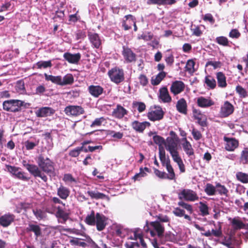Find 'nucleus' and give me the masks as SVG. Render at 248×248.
Returning <instances> with one entry per match:
<instances>
[{"label": "nucleus", "mask_w": 248, "mask_h": 248, "mask_svg": "<svg viewBox=\"0 0 248 248\" xmlns=\"http://www.w3.org/2000/svg\"><path fill=\"white\" fill-rule=\"evenodd\" d=\"M36 162L39 169L45 174L46 173L50 177L55 175V164L50 158L40 155L37 158Z\"/></svg>", "instance_id": "f257e3e1"}, {"label": "nucleus", "mask_w": 248, "mask_h": 248, "mask_svg": "<svg viewBox=\"0 0 248 248\" xmlns=\"http://www.w3.org/2000/svg\"><path fill=\"white\" fill-rule=\"evenodd\" d=\"M24 102L16 99H11L4 101L3 102V108L7 111L16 112H19L23 106Z\"/></svg>", "instance_id": "f03ea898"}, {"label": "nucleus", "mask_w": 248, "mask_h": 248, "mask_svg": "<svg viewBox=\"0 0 248 248\" xmlns=\"http://www.w3.org/2000/svg\"><path fill=\"white\" fill-rule=\"evenodd\" d=\"M22 164L24 167L34 177L40 178L44 182H46L48 178L46 174L42 172L38 167L35 164H29L26 160H23Z\"/></svg>", "instance_id": "7ed1b4c3"}, {"label": "nucleus", "mask_w": 248, "mask_h": 248, "mask_svg": "<svg viewBox=\"0 0 248 248\" xmlns=\"http://www.w3.org/2000/svg\"><path fill=\"white\" fill-rule=\"evenodd\" d=\"M164 112L160 106L151 107L147 113V116L149 120L153 122L158 121L164 118Z\"/></svg>", "instance_id": "20e7f679"}, {"label": "nucleus", "mask_w": 248, "mask_h": 248, "mask_svg": "<svg viewBox=\"0 0 248 248\" xmlns=\"http://www.w3.org/2000/svg\"><path fill=\"white\" fill-rule=\"evenodd\" d=\"M108 75L112 82L118 84L124 79V71L117 67L112 68L108 72Z\"/></svg>", "instance_id": "39448f33"}, {"label": "nucleus", "mask_w": 248, "mask_h": 248, "mask_svg": "<svg viewBox=\"0 0 248 248\" xmlns=\"http://www.w3.org/2000/svg\"><path fill=\"white\" fill-rule=\"evenodd\" d=\"M179 200H184L188 202H194L199 200V198L196 191L190 189H183L178 193Z\"/></svg>", "instance_id": "423d86ee"}, {"label": "nucleus", "mask_w": 248, "mask_h": 248, "mask_svg": "<svg viewBox=\"0 0 248 248\" xmlns=\"http://www.w3.org/2000/svg\"><path fill=\"white\" fill-rule=\"evenodd\" d=\"M65 113L68 116H78L84 113V108L80 106L70 105L64 108Z\"/></svg>", "instance_id": "0eeeda50"}, {"label": "nucleus", "mask_w": 248, "mask_h": 248, "mask_svg": "<svg viewBox=\"0 0 248 248\" xmlns=\"http://www.w3.org/2000/svg\"><path fill=\"white\" fill-rule=\"evenodd\" d=\"M6 167L8 171L17 178L25 181H28L30 180V178L25 176L24 172L19 171V168L10 165H6Z\"/></svg>", "instance_id": "6e6552de"}, {"label": "nucleus", "mask_w": 248, "mask_h": 248, "mask_svg": "<svg viewBox=\"0 0 248 248\" xmlns=\"http://www.w3.org/2000/svg\"><path fill=\"white\" fill-rule=\"evenodd\" d=\"M234 110V106L229 101H226L221 106L219 113L222 117L225 118L232 114Z\"/></svg>", "instance_id": "1a4fd4ad"}, {"label": "nucleus", "mask_w": 248, "mask_h": 248, "mask_svg": "<svg viewBox=\"0 0 248 248\" xmlns=\"http://www.w3.org/2000/svg\"><path fill=\"white\" fill-rule=\"evenodd\" d=\"M224 140L226 142L225 149L228 151H234L239 146V141L234 138L224 137Z\"/></svg>", "instance_id": "9d476101"}, {"label": "nucleus", "mask_w": 248, "mask_h": 248, "mask_svg": "<svg viewBox=\"0 0 248 248\" xmlns=\"http://www.w3.org/2000/svg\"><path fill=\"white\" fill-rule=\"evenodd\" d=\"M127 114L128 111L125 108L120 104H117L116 107L113 109L111 116L116 119L120 120Z\"/></svg>", "instance_id": "9b49d317"}, {"label": "nucleus", "mask_w": 248, "mask_h": 248, "mask_svg": "<svg viewBox=\"0 0 248 248\" xmlns=\"http://www.w3.org/2000/svg\"><path fill=\"white\" fill-rule=\"evenodd\" d=\"M169 152L178 150V138L169 137L167 138L165 145Z\"/></svg>", "instance_id": "f8f14e48"}, {"label": "nucleus", "mask_w": 248, "mask_h": 248, "mask_svg": "<svg viewBox=\"0 0 248 248\" xmlns=\"http://www.w3.org/2000/svg\"><path fill=\"white\" fill-rule=\"evenodd\" d=\"M108 218L103 214L99 213L96 214L95 224L96 229L98 231H103L106 227V221Z\"/></svg>", "instance_id": "ddd939ff"}, {"label": "nucleus", "mask_w": 248, "mask_h": 248, "mask_svg": "<svg viewBox=\"0 0 248 248\" xmlns=\"http://www.w3.org/2000/svg\"><path fill=\"white\" fill-rule=\"evenodd\" d=\"M150 125V123L147 121L140 122L135 120L131 123L132 128L138 133H143L146 127H149Z\"/></svg>", "instance_id": "4468645a"}, {"label": "nucleus", "mask_w": 248, "mask_h": 248, "mask_svg": "<svg viewBox=\"0 0 248 248\" xmlns=\"http://www.w3.org/2000/svg\"><path fill=\"white\" fill-rule=\"evenodd\" d=\"M185 85L182 81L176 80L172 82L170 91L174 95L182 92L185 89Z\"/></svg>", "instance_id": "2eb2a0df"}, {"label": "nucleus", "mask_w": 248, "mask_h": 248, "mask_svg": "<svg viewBox=\"0 0 248 248\" xmlns=\"http://www.w3.org/2000/svg\"><path fill=\"white\" fill-rule=\"evenodd\" d=\"M15 215L10 213L0 216V225L3 227H7L14 221Z\"/></svg>", "instance_id": "dca6fc26"}, {"label": "nucleus", "mask_w": 248, "mask_h": 248, "mask_svg": "<svg viewBox=\"0 0 248 248\" xmlns=\"http://www.w3.org/2000/svg\"><path fill=\"white\" fill-rule=\"evenodd\" d=\"M88 36L92 46L94 48H99L102 44V41L99 35L96 33L89 32Z\"/></svg>", "instance_id": "f3484780"}, {"label": "nucleus", "mask_w": 248, "mask_h": 248, "mask_svg": "<svg viewBox=\"0 0 248 248\" xmlns=\"http://www.w3.org/2000/svg\"><path fill=\"white\" fill-rule=\"evenodd\" d=\"M55 110L50 107H42L37 110L35 113L38 117H46L53 115Z\"/></svg>", "instance_id": "a211bd4d"}, {"label": "nucleus", "mask_w": 248, "mask_h": 248, "mask_svg": "<svg viewBox=\"0 0 248 248\" xmlns=\"http://www.w3.org/2000/svg\"><path fill=\"white\" fill-rule=\"evenodd\" d=\"M70 194V189L63 185H61L57 188V194L61 199L66 200Z\"/></svg>", "instance_id": "6ab92c4d"}, {"label": "nucleus", "mask_w": 248, "mask_h": 248, "mask_svg": "<svg viewBox=\"0 0 248 248\" xmlns=\"http://www.w3.org/2000/svg\"><path fill=\"white\" fill-rule=\"evenodd\" d=\"M89 93L94 97H98L103 92L104 89L99 85H90L88 87Z\"/></svg>", "instance_id": "aec40b11"}, {"label": "nucleus", "mask_w": 248, "mask_h": 248, "mask_svg": "<svg viewBox=\"0 0 248 248\" xmlns=\"http://www.w3.org/2000/svg\"><path fill=\"white\" fill-rule=\"evenodd\" d=\"M150 225L156 232L158 237L161 238L164 233V227L159 221H155L151 222Z\"/></svg>", "instance_id": "412c9836"}, {"label": "nucleus", "mask_w": 248, "mask_h": 248, "mask_svg": "<svg viewBox=\"0 0 248 248\" xmlns=\"http://www.w3.org/2000/svg\"><path fill=\"white\" fill-rule=\"evenodd\" d=\"M159 97L164 103H170L171 101L168 90L165 87L160 89Z\"/></svg>", "instance_id": "4be33fe9"}, {"label": "nucleus", "mask_w": 248, "mask_h": 248, "mask_svg": "<svg viewBox=\"0 0 248 248\" xmlns=\"http://www.w3.org/2000/svg\"><path fill=\"white\" fill-rule=\"evenodd\" d=\"M26 231L27 232H34L36 238L42 235V229L38 225L29 224L28 227L26 228Z\"/></svg>", "instance_id": "5701e85b"}, {"label": "nucleus", "mask_w": 248, "mask_h": 248, "mask_svg": "<svg viewBox=\"0 0 248 248\" xmlns=\"http://www.w3.org/2000/svg\"><path fill=\"white\" fill-rule=\"evenodd\" d=\"M176 107L179 112L182 114H186L187 106L186 102L184 98H181L177 101Z\"/></svg>", "instance_id": "b1692460"}, {"label": "nucleus", "mask_w": 248, "mask_h": 248, "mask_svg": "<svg viewBox=\"0 0 248 248\" xmlns=\"http://www.w3.org/2000/svg\"><path fill=\"white\" fill-rule=\"evenodd\" d=\"M197 104L200 107L206 108L213 105L214 104V102L211 99L201 96L198 98Z\"/></svg>", "instance_id": "393cba45"}, {"label": "nucleus", "mask_w": 248, "mask_h": 248, "mask_svg": "<svg viewBox=\"0 0 248 248\" xmlns=\"http://www.w3.org/2000/svg\"><path fill=\"white\" fill-rule=\"evenodd\" d=\"M185 141L182 143L183 148L186 154L190 156L194 155V149L191 143L187 140L186 138H184Z\"/></svg>", "instance_id": "a878e982"}, {"label": "nucleus", "mask_w": 248, "mask_h": 248, "mask_svg": "<svg viewBox=\"0 0 248 248\" xmlns=\"http://www.w3.org/2000/svg\"><path fill=\"white\" fill-rule=\"evenodd\" d=\"M65 60L68 62H78L81 57L80 53L71 54L70 53H65L63 55Z\"/></svg>", "instance_id": "bb28decb"}, {"label": "nucleus", "mask_w": 248, "mask_h": 248, "mask_svg": "<svg viewBox=\"0 0 248 248\" xmlns=\"http://www.w3.org/2000/svg\"><path fill=\"white\" fill-rule=\"evenodd\" d=\"M218 86L220 88H225L227 86L226 78L225 75L221 72L216 74Z\"/></svg>", "instance_id": "cd10ccee"}, {"label": "nucleus", "mask_w": 248, "mask_h": 248, "mask_svg": "<svg viewBox=\"0 0 248 248\" xmlns=\"http://www.w3.org/2000/svg\"><path fill=\"white\" fill-rule=\"evenodd\" d=\"M123 49L124 56L127 61L130 62L136 61V55L130 49L123 47Z\"/></svg>", "instance_id": "c85d7f7f"}, {"label": "nucleus", "mask_w": 248, "mask_h": 248, "mask_svg": "<svg viewBox=\"0 0 248 248\" xmlns=\"http://www.w3.org/2000/svg\"><path fill=\"white\" fill-rule=\"evenodd\" d=\"M172 213L176 217H184L185 219L188 221L191 220V217L185 214V211L179 207L175 208L172 211Z\"/></svg>", "instance_id": "c756f323"}, {"label": "nucleus", "mask_w": 248, "mask_h": 248, "mask_svg": "<svg viewBox=\"0 0 248 248\" xmlns=\"http://www.w3.org/2000/svg\"><path fill=\"white\" fill-rule=\"evenodd\" d=\"M176 2L175 0H148V4L172 5Z\"/></svg>", "instance_id": "7c9ffc66"}, {"label": "nucleus", "mask_w": 248, "mask_h": 248, "mask_svg": "<svg viewBox=\"0 0 248 248\" xmlns=\"http://www.w3.org/2000/svg\"><path fill=\"white\" fill-rule=\"evenodd\" d=\"M87 194L92 199H105L107 197V196L105 194L97 191L88 190Z\"/></svg>", "instance_id": "2f4dec72"}, {"label": "nucleus", "mask_w": 248, "mask_h": 248, "mask_svg": "<svg viewBox=\"0 0 248 248\" xmlns=\"http://www.w3.org/2000/svg\"><path fill=\"white\" fill-rule=\"evenodd\" d=\"M56 216L57 218H62L63 220L62 223H65L69 218V214L65 212L60 206L58 207L56 213Z\"/></svg>", "instance_id": "473e14b6"}, {"label": "nucleus", "mask_w": 248, "mask_h": 248, "mask_svg": "<svg viewBox=\"0 0 248 248\" xmlns=\"http://www.w3.org/2000/svg\"><path fill=\"white\" fill-rule=\"evenodd\" d=\"M165 76V73L161 72L158 74L155 77H153L151 80L152 84L153 85H158Z\"/></svg>", "instance_id": "72a5a7b5"}, {"label": "nucleus", "mask_w": 248, "mask_h": 248, "mask_svg": "<svg viewBox=\"0 0 248 248\" xmlns=\"http://www.w3.org/2000/svg\"><path fill=\"white\" fill-rule=\"evenodd\" d=\"M205 83L211 89H214L217 86L216 80L211 76H207L205 78Z\"/></svg>", "instance_id": "f704fd0d"}, {"label": "nucleus", "mask_w": 248, "mask_h": 248, "mask_svg": "<svg viewBox=\"0 0 248 248\" xmlns=\"http://www.w3.org/2000/svg\"><path fill=\"white\" fill-rule=\"evenodd\" d=\"M96 220V214L94 211L92 210L90 215H88L85 218V222L89 225H95Z\"/></svg>", "instance_id": "c9c22d12"}, {"label": "nucleus", "mask_w": 248, "mask_h": 248, "mask_svg": "<svg viewBox=\"0 0 248 248\" xmlns=\"http://www.w3.org/2000/svg\"><path fill=\"white\" fill-rule=\"evenodd\" d=\"M165 167H166L167 170L169 173V174H167V179L171 180H175V174L174 170L170 163H169V161H168V163H167V165Z\"/></svg>", "instance_id": "e433bc0d"}, {"label": "nucleus", "mask_w": 248, "mask_h": 248, "mask_svg": "<svg viewBox=\"0 0 248 248\" xmlns=\"http://www.w3.org/2000/svg\"><path fill=\"white\" fill-rule=\"evenodd\" d=\"M236 177L237 180L242 183H248V173L239 171L236 173Z\"/></svg>", "instance_id": "4c0bfd02"}, {"label": "nucleus", "mask_w": 248, "mask_h": 248, "mask_svg": "<svg viewBox=\"0 0 248 248\" xmlns=\"http://www.w3.org/2000/svg\"><path fill=\"white\" fill-rule=\"evenodd\" d=\"M70 243L73 246H79L85 248L87 244L86 243L81 241V239L78 238L73 237L70 240Z\"/></svg>", "instance_id": "58836bf2"}, {"label": "nucleus", "mask_w": 248, "mask_h": 248, "mask_svg": "<svg viewBox=\"0 0 248 248\" xmlns=\"http://www.w3.org/2000/svg\"><path fill=\"white\" fill-rule=\"evenodd\" d=\"M200 206L199 207L201 214L202 216H206L209 214V207L205 203L200 202H199Z\"/></svg>", "instance_id": "ea45409f"}, {"label": "nucleus", "mask_w": 248, "mask_h": 248, "mask_svg": "<svg viewBox=\"0 0 248 248\" xmlns=\"http://www.w3.org/2000/svg\"><path fill=\"white\" fill-rule=\"evenodd\" d=\"M33 213L38 220H42L46 217V212L40 209L33 210Z\"/></svg>", "instance_id": "a19ab883"}, {"label": "nucleus", "mask_w": 248, "mask_h": 248, "mask_svg": "<svg viewBox=\"0 0 248 248\" xmlns=\"http://www.w3.org/2000/svg\"><path fill=\"white\" fill-rule=\"evenodd\" d=\"M46 79L47 80H50L52 82L60 85L62 82V78L61 76H53L52 75H47V74H45Z\"/></svg>", "instance_id": "79ce46f5"}, {"label": "nucleus", "mask_w": 248, "mask_h": 248, "mask_svg": "<svg viewBox=\"0 0 248 248\" xmlns=\"http://www.w3.org/2000/svg\"><path fill=\"white\" fill-rule=\"evenodd\" d=\"M240 162L243 164H248V149L245 148L241 153Z\"/></svg>", "instance_id": "37998d69"}, {"label": "nucleus", "mask_w": 248, "mask_h": 248, "mask_svg": "<svg viewBox=\"0 0 248 248\" xmlns=\"http://www.w3.org/2000/svg\"><path fill=\"white\" fill-rule=\"evenodd\" d=\"M74 78L72 74H67L64 76L63 79H62L61 85H65L72 84L74 82Z\"/></svg>", "instance_id": "c03bdc74"}, {"label": "nucleus", "mask_w": 248, "mask_h": 248, "mask_svg": "<svg viewBox=\"0 0 248 248\" xmlns=\"http://www.w3.org/2000/svg\"><path fill=\"white\" fill-rule=\"evenodd\" d=\"M204 191L208 196H212L216 194V189L213 185L208 183L206 185Z\"/></svg>", "instance_id": "a18cd8bd"}, {"label": "nucleus", "mask_w": 248, "mask_h": 248, "mask_svg": "<svg viewBox=\"0 0 248 248\" xmlns=\"http://www.w3.org/2000/svg\"><path fill=\"white\" fill-rule=\"evenodd\" d=\"M236 92L239 94L240 98H244L248 96V92L241 86L238 85L235 88Z\"/></svg>", "instance_id": "49530a36"}, {"label": "nucleus", "mask_w": 248, "mask_h": 248, "mask_svg": "<svg viewBox=\"0 0 248 248\" xmlns=\"http://www.w3.org/2000/svg\"><path fill=\"white\" fill-rule=\"evenodd\" d=\"M216 192H218L220 195H227L228 192V189L224 186L221 185L220 183H217L216 186Z\"/></svg>", "instance_id": "de8ad7c7"}, {"label": "nucleus", "mask_w": 248, "mask_h": 248, "mask_svg": "<svg viewBox=\"0 0 248 248\" xmlns=\"http://www.w3.org/2000/svg\"><path fill=\"white\" fill-rule=\"evenodd\" d=\"M83 148L81 147H78L73 150L69 151V155L73 157H77L79 156L81 152L82 151Z\"/></svg>", "instance_id": "09e8293b"}, {"label": "nucleus", "mask_w": 248, "mask_h": 248, "mask_svg": "<svg viewBox=\"0 0 248 248\" xmlns=\"http://www.w3.org/2000/svg\"><path fill=\"white\" fill-rule=\"evenodd\" d=\"M197 120L198 123L202 127H206L207 126V117L205 115L202 114L200 117H197L196 119Z\"/></svg>", "instance_id": "8fccbe9b"}, {"label": "nucleus", "mask_w": 248, "mask_h": 248, "mask_svg": "<svg viewBox=\"0 0 248 248\" xmlns=\"http://www.w3.org/2000/svg\"><path fill=\"white\" fill-rule=\"evenodd\" d=\"M106 121V119L104 117L96 118L91 124V127H93L95 126H101L103 123Z\"/></svg>", "instance_id": "3c124183"}, {"label": "nucleus", "mask_w": 248, "mask_h": 248, "mask_svg": "<svg viewBox=\"0 0 248 248\" xmlns=\"http://www.w3.org/2000/svg\"><path fill=\"white\" fill-rule=\"evenodd\" d=\"M232 225L235 230H238L244 227V224L238 219L233 218L232 221Z\"/></svg>", "instance_id": "603ef678"}, {"label": "nucleus", "mask_w": 248, "mask_h": 248, "mask_svg": "<svg viewBox=\"0 0 248 248\" xmlns=\"http://www.w3.org/2000/svg\"><path fill=\"white\" fill-rule=\"evenodd\" d=\"M107 134L108 135L111 136V137L116 139H118V140H120V139H122V138L124 136L123 133L120 132H116L113 130H108V131Z\"/></svg>", "instance_id": "864d4df0"}, {"label": "nucleus", "mask_w": 248, "mask_h": 248, "mask_svg": "<svg viewBox=\"0 0 248 248\" xmlns=\"http://www.w3.org/2000/svg\"><path fill=\"white\" fill-rule=\"evenodd\" d=\"M16 89L18 92L23 93L25 91L24 81L23 80L17 81L16 83Z\"/></svg>", "instance_id": "5fc2aeb1"}, {"label": "nucleus", "mask_w": 248, "mask_h": 248, "mask_svg": "<svg viewBox=\"0 0 248 248\" xmlns=\"http://www.w3.org/2000/svg\"><path fill=\"white\" fill-rule=\"evenodd\" d=\"M178 204L186 209L190 214H192L193 212V207L191 204L186 203L183 201L178 202Z\"/></svg>", "instance_id": "6e6d98bb"}, {"label": "nucleus", "mask_w": 248, "mask_h": 248, "mask_svg": "<svg viewBox=\"0 0 248 248\" xmlns=\"http://www.w3.org/2000/svg\"><path fill=\"white\" fill-rule=\"evenodd\" d=\"M81 147L83 148L82 151L84 152L85 153H87L88 152H93L96 150H102L103 149V147L101 145H97L95 146H89L88 148H86L84 146H81Z\"/></svg>", "instance_id": "4d7b16f0"}, {"label": "nucleus", "mask_w": 248, "mask_h": 248, "mask_svg": "<svg viewBox=\"0 0 248 248\" xmlns=\"http://www.w3.org/2000/svg\"><path fill=\"white\" fill-rule=\"evenodd\" d=\"M153 140L154 142L158 145L159 146H162V145H165V139L158 135H155L153 138Z\"/></svg>", "instance_id": "13d9d810"}, {"label": "nucleus", "mask_w": 248, "mask_h": 248, "mask_svg": "<svg viewBox=\"0 0 248 248\" xmlns=\"http://www.w3.org/2000/svg\"><path fill=\"white\" fill-rule=\"evenodd\" d=\"M216 42L219 45L224 46L229 45V41L228 39L224 36H219L216 38Z\"/></svg>", "instance_id": "bf43d9fd"}, {"label": "nucleus", "mask_w": 248, "mask_h": 248, "mask_svg": "<svg viewBox=\"0 0 248 248\" xmlns=\"http://www.w3.org/2000/svg\"><path fill=\"white\" fill-rule=\"evenodd\" d=\"M154 171L155 175L158 178L162 179H167V173L164 171H161L156 168H154Z\"/></svg>", "instance_id": "052dcab7"}, {"label": "nucleus", "mask_w": 248, "mask_h": 248, "mask_svg": "<svg viewBox=\"0 0 248 248\" xmlns=\"http://www.w3.org/2000/svg\"><path fill=\"white\" fill-rule=\"evenodd\" d=\"M170 155H171L173 161L175 162L178 163L179 161L182 160V158L179 156L178 150L171 151V152H170Z\"/></svg>", "instance_id": "680f3d73"}, {"label": "nucleus", "mask_w": 248, "mask_h": 248, "mask_svg": "<svg viewBox=\"0 0 248 248\" xmlns=\"http://www.w3.org/2000/svg\"><path fill=\"white\" fill-rule=\"evenodd\" d=\"M140 172L136 173L133 177L132 179L134 181L140 180L139 179L140 177H144L147 175L146 172L143 171V169L142 168H140Z\"/></svg>", "instance_id": "e2e57ef3"}, {"label": "nucleus", "mask_w": 248, "mask_h": 248, "mask_svg": "<svg viewBox=\"0 0 248 248\" xmlns=\"http://www.w3.org/2000/svg\"><path fill=\"white\" fill-rule=\"evenodd\" d=\"M133 105L137 107L138 110L139 112H143L146 108V105L143 102H134Z\"/></svg>", "instance_id": "0e129e2a"}, {"label": "nucleus", "mask_w": 248, "mask_h": 248, "mask_svg": "<svg viewBox=\"0 0 248 248\" xmlns=\"http://www.w3.org/2000/svg\"><path fill=\"white\" fill-rule=\"evenodd\" d=\"M164 237L167 241L174 242L176 240L175 235L170 232H166Z\"/></svg>", "instance_id": "69168bd1"}, {"label": "nucleus", "mask_w": 248, "mask_h": 248, "mask_svg": "<svg viewBox=\"0 0 248 248\" xmlns=\"http://www.w3.org/2000/svg\"><path fill=\"white\" fill-rule=\"evenodd\" d=\"M195 63H186L185 66L186 70L190 74L195 72V69L194 68Z\"/></svg>", "instance_id": "338daca9"}, {"label": "nucleus", "mask_w": 248, "mask_h": 248, "mask_svg": "<svg viewBox=\"0 0 248 248\" xmlns=\"http://www.w3.org/2000/svg\"><path fill=\"white\" fill-rule=\"evenodd\" d=\"M156 217L157 219V220H156V221H159L160 223L170 222V218L166 215L164 216L162 214H159L158 215L156 216Z\"/></svg>", "instance_id": "774afa93"}]
</instances>
